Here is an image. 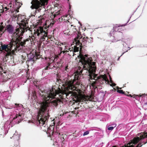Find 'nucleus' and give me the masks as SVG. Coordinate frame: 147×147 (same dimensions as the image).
Segmentation results:
<instances>
[{"instance_id": "nucleus-54", "label": "nucleus", "mask_w": 147, "mask_h": 147, "mask_svg": "<svg viewBox=\"0 0 147 147\" xmlns=\"http://www.w3.org/2000/svg\"><path fill=\"white\" fill-rule=\"evenodd\" d=\"M5 9H8L7 8V7H5Z\"/></svg>"}, {"instance_id": "nucleus-12", "label": "nucleus", "mask_w": 147, "mask_h": 147, "mask_svg": "<svg viewBox=\"0 0 147 147\" xmlns=\"http://www.w3.org/2000/svg\"><path fill=\"white\" fill-rule=\"evenodd\" d=\"M82 37V36L80 34H78L77 36L74 39V42L77 46L79 45V47H80L81 45H82L80 40L81 39Z\"/></svg>"}, {"instance_id": "nucleus-9", "label": "nucleus", "mask_w": 147, "mask_h": 147, "mask_svg": "<svg viewBox=\"0 0 147 147\" xmlns=\"http://www.w3.org/2000/svg\"><path fill=\"white\" fill-rule=\"evenodd\" d=\"M138 136L139 137H136L134 138L131 143H129L128 144H129V146L127 145L125 146V147H134L133 145H130L133 143V144H137L140 141L145 138H147V132H141L138 133L137 134ZM113 147H115L113 146Z\"/></svg>"}, {"instance_id": "nucleus-57", "label": "nucleus", "mask_w": 147, "mask_h": 147, "mask_svg": "<svg viewBox=\"0 0 147 147\" xmlns=\"http://www.w3.org/2000/svg\"><path fill=\"white\" fill-rule=\"evenodd\" d=\"M75 109H76V108H75Z\"/></svg>"}, {"instance_id": "nucleus-4", "label": "nucleus", "mask_w": 147, "mask_h": 147, "mask_svg": "<svg viewBox=\"0 0 147 147\" xmlns=\"http://www.w3.org/2000/svg\"><path fill=\"white\" fill-rule=\"evenodd\" d=\"M23 34L20 35L18 33L14 32L12 35V40L13 44V50L17 52L21 48L20 46H24L26 44V42H27L29 43V41H31L30 36L29 38H28L25 40H24L23 41H22V36Z\"/></svg>"}, {"instance_id": "nucleus-34", "label": "nucleus", "mask_w": 147, "mask_h": 147, "mask_svg": "<svg viewBox=\"0 0 147 147\" xmlns=\"http://www.w3.org/2000/svg\"><path fill=\"white\" fill-rule=\"evenodd\" d=\"M89 133V131H86L84 132L83 134V136H84L88 134Z\"/></svg>"}, {"instance_id": "nucleus-35", "label": "nucleus", "mask_w": 147, "mask_h": 147, "mask_svg": "<svg viewBox=\"0 0 147 147\" xmlns=\"http://www.w3.org/2000/svg\"><path fill=\"white\" fill-rule=\"evenodd\" d=\"M61 44L63 45V43H61V42H59L57 44L58 46L60 48V47H61Z\"/></svg>"}, {"instance_id": "nucleus-7", "label": "nucleus", "mask_w": 147, "mask_h": 147, "mask_svg": "<svg viewBox=\"0 0 147 147\" xmlns=\"http://www.w3.org/2000/svg\"><path fill=\"white\" fill-rule=\"evenodd\" d=\"M28 20L26 18H25L21 21V24L19 25L18 28H17L14 32L18 33V34H23L25 32L28 30L31 31L30 28L28 27Z\"/></svg>"}, {"instance_id": "nucleus-53", "label": "nucleus", "mask_w": 147, "mask_h": 147, "mask_svg": "<svg viewBox=\"0 0 147 147\" xmlns=\"http://www.w3.org/2000/svg\"><path fill=\"white\" fill-rule=\"evenodd\" d=\"M125 52H124V53H123L122 54L121 56L123 55Z\"/></svg>"}, {"instance_id": "nucleus-11", "label": "nucleus", "mask_w": 147, "mask_h": 147, "mask_svg": "<svg viewBox=\"0 0 147 147\" xmlns=\"http://www.w3.org/2000/svg\"><path fill=\"white\" fill-rule=\"evenodd\" d=\"M123 34L122 32H119L111 39L112 42H115L121 39H123Z\"/></svg>"}, {"instance_id": "nucleus-55", "label": "nucleus", "mask_w": 147, "mask_h": 147, "mask_svg": "<svg viewBox=\"0 0 147 147\" xmlns=\"http://www.w3.org/2000/svg\"><path fill=\"white\" fill-rule=\"evenodd\" d=\"M15 104V105H17L18 106L19 105V104Z\"/></svg>"}, {"instance_id": "nucleus-17", "label": "nucleus", "mask_w": 147, "mask_h": 147, "mask_svg": "<svg viewBox=\"0 0 147 147\" xmlns=\"http://www.w3.org/2000/svg\"><path fill=\"white\" fill-rule=\"evenodd\" d=\"M59 137L61 139L62 141L63 142L64 141L65 139L66 138L67 136L65 134H61L59 133Z\"/></svg>"}, {"instance_id": "nucleus-2", "label": "nucleus", "mask_w": 147, "mask_h": 147, "mask_svg": "<svg viewBox=\"0 0 147 147\" xmlns=\"http://www.w3.org/2000/svg\"><path fill=\"white\" fill-rule=\"evenodd\" d=\"M64 87V90H61L59 88H58V90H56L52 88L50 90L49 93H45L42 92V94H40L41 96L42 97L44 100L45 101H48L50 98H54L56 96L57 94H59L60 98L62 99L68 98L67 96L69 94L72 95L74 94V92H71L72 91H76L74 90L73 88L69 85H66Z\"/></svg>"}, {"instance_id": "nucleus-56", "label": "nucleus", "mask_w": 147, "mask_h": 147, "mask_svg": "<svg viewBox=\"0 0 147 147\" xmlns=\"http://www.w3.org/2000/svg\"><path fill=\"white\" fill-rule=\"evenodd\" d=\"M18 123H19L20 122L18 120Z\"/></svg>"}, {"instance_id": "nucleus-8", "label": "nucleus", "mask_w": 147, "mask_h": 147, "mask_svg": "<svg viewBox=\"0 0 147 147\" xmlns=\"http://www.w3.org/2000/svg\"><path fill=\"white\" fill-rule=\"evenodd\" d=\"M12 39L10 43L6 45H1V49L3 50L6 51L7 53L5 56V59L7 60V58H8V56H11L15 54V50H13V44Z\"/></svg>"}, {"instance_id": "nucleus-41", "label": "nucleus", "mask_w": 147, "mask_h": 147, "mask_svg": "<svg viewBox=\"0 0 147 147\" xmlns=\"http://www.w3.org/2000/svg\"><path fill=\"white\" fill-rule=\"evenodd\" d=\"M16 11L17 12H19V8H18V7H16Z\"/></svg>"}, {"instance_id": "nucleus-52", "label": "nucleus", "mask_w": 147, "mask_h": 147, "mask_svg": "<svg viewBox=\"0 0 147 147\" xmlns=\"http://www.w3.org/2000/svg\"><path fill=\"white\" fill-rule=\"evenodd\" d=\"M55 67V66H53L52 68H51V69H53Z\"/></svg>"}, {"instance_id": "nucleus-31", "label": "nucleus", "mask_w": 147, "mask_h": 147, "mask_svg": "<svg viewBox=\"0 0 147 147\" xmlns=\"http://www.w3.org/2000/svg\"><path fill=\"white\" fill-rule=\"evenodd\" d=\"M88 38L87 37H84L83 38V41L84 42V41H88Z\"/></svg>"}, {"instance_id": "nucleus-25", "label": "nucleus", "mask_w": 147, "mask_h": 147, "mask_svg": "<svg viewBox=\"0 0 147 147\" xmlns=\"http://www.w3.org/2000/svg\"><path fill=\"white\" fill-rule=\"evenodd\" d=\"M39 19L38 20L39 22L41 23H42L43 21L45 20V18H44L43 17H39Z\"/></svg>"}, {"instance_id": "nucleus-40", "label": "nucleus", "mask_w": 147, "mask_h": 147, "mask_svg": "<svg viewBox=\"0 0 147 147\" xmlns=\"http://www.w3.org/2000/svg\"><path fill=\"white\" fill-rule=\"evenodd\" d=\"M59 50L60 51V52H62L63 51V48L61 47H60V48H59Z\"/></svg>"}, {"instance_id": "nucleus-16", "label": "nucleus", "mask_w": 147, "mask_h": 147, "mask_svg": "<svg viewBox=\"0 0 147 147\" xmlns=\"http://www.w3.org/2000/svg\"><path fill=\"white\" fill-rule=\"evenodd\" d=\"M7 30V31L11 34L13 33V28L11 25H9L6 26Z\"/></svg>"}, {"instance_id": "nucleus-46", "label": "nucleus", "mask_w": 147, "mask_h": 147, "mask_svg": "<svg viewBox=\"0 0 147 147\" xmlns=\"http://www.w3.org/2000/svg\"><path fill=\"white\" fill-rule=\"evenodd\" d=\"M9 6L10 7H11V3H9Z\"/></svg>"}, {"instance_id": "nucleus-27", "label": "nucleus", "mask_w": 147, "mask_h": 147, "mask_svg": "<svg viewBox=\"0 0 147 147\" xmlns=\"http://www.w3.org/2000/svg\"><path fill=\"white\" fill-rule=\"evenodd\" d=\"M117 92L120 94H124L126 95V93H125V92L123 91V90H117Z\"/></svg>"}, {"instance_id": "nucleus-18", "label": "nucleus", "mask_w": 147, "mask_h": 147, "mask_svg": "<svg viewBox=\"0 0 147 147\" xmlns=\"http://www.w3.org/2000/svg\"><path fill=\"white\" fill-rule=\"evenodd\" d=\"M82 45H81L80 47H79V45L77 46L76 45V46H74V48L73 49V51L74 53L78 52L79 51V47H80V51L82 49Z\"/></svg>"}, {"instance_id": "nucleus-3", "label": "nucleus", "mask_w": 147, "mask_h": 147, "mask_svg": "<svg viewBox=\"0 0 147 147\" xmlns=\"http://www.w3.org/2000/svg\"><path fill=\"white\" fill-rule=\"evenodd\" d=\"M48 104L47 102H43L41 105L40 107L38 112V118L40 126H46L49 117L48 113H46Z\"/></svg>"}, {"instance_id": "nucleus-20", "label": "nucleus", "mask_w": 147, "mask_h": 147, "mask_svg": "<svg viewBox=\"0 0 147 147\" xmlns=\"http://www.w3.org/2000/svg\"><path fill=\"white\" fill-rule=\"evenodd\" d=\"M22 115L20 114H16L15 117L13 118V120L18 118V119H21V117Z\"/></svg>"}, {"instance_id": "nucleus-13", "label": "nucleus", "mask_w": 147, "mask_h": 147, "mask_svg": "<svg viewBox=\"0 0 147 147\" xmlns=\"http://www.w3.org/2000/svg\"><path fill=\"white\" fill-rule=\"evenodd\" d=\"M63 103L62 101L59 99H56L51 101V103L53 106L56 107L58 105Z\"/></svg>"}, {"instance_id": "nucleus-51", "label": "nucleus", "mask_w": 147, "mask_h": 147, "mask_svg": "<svg viewBox=\"0 0 147 147\" xmlns=\"http://www.w3.org/2000/svg\"><path fill=\"white\" fill-rule=\"evenodd\" d=\"M69 136H71L72 137H74V135H71H71H69Z\"/></svg>"}, {"instance_id": "nucleus-32", "label": "nucleus", "mask_w": 147, "mask_h": 147, "mask_svg": "<svg viewBox=\"0 0 147 147\" xmlns=\"http://www.w3.org/2000/svg\"><path fill=\"white\" fill-rule=\"evenodd\" d=\"M3 68L1 67H0V74L1 75H2V72H3Z\"/></svg>"}, {"instance_id": "nucleus-39", "label": "nucleus", "mask_w": 147, "mask_h": 147, "mask_svg": "<svg viewBox=\"0 0 147 147\" xmlns=\"http://www.w3.org/2000/svg\"><path fill=\"white\" fill-rule=\"evenodd\" d=\"M68 50H67V51H73V48H69V49H68Z\"/></svg>"}, {"instance_id": "nucleus-43", "label": "nucleus", "mask_w": 147, "mask_h": 147, "mask_svg": "<svg viewBox=\"0 0 147 147\" xmlns=\"http://www.w3.org/2000/svg\"><path fill=\"white\" fill-rule=\"evenodd\" d=\"M73 30L74 32H76L77 31V30L76 28H73Z\"/></svg>"}, {"instance_id": "nucleus-50", "label": "nucleus", "mask_w": 147, "mask_h": 147, "mask_svg": "<svg viewBox=\"0 0 147 147\" xmlns=\"http://www.w3.org/2000/svg\"><path fill=\"white\" fill-rule=\"evenodd\" d=\"M65 48L64 49V50H65L66 49H67V48L66 46H65Z\"/></svg>"}, {"instance_id": "nucleus-33", "label": "nucleus", "mask_w": 147, "mask_h": 147, "mask_svg": "<svg viewBox=\"0 0 147 147\" xmlns=\"http://www.w3.org/2000/svg\"><path fill=\"white\" fill-rule=\"evenodd\" d=\"M91 85L95 89L97 88V86H95V85L93 83H92L91 84Z\"/></svg>"}, {"instance_id": "nucleus-19", "label": "nucleus", "mask_w": 147, "mask_h": 147, "mask_svg": "<svg viewBox=\"0 0 147 147\" xmlns=\"http://www.w3.org/2000/svg\"><path fill=\"white\" fill-rule=\"evenodd\" d=\"M144 94L145 95V94H143V95H136L135 94H134L133 95H131V94H130L127 95V96L129 97H132L133 98H135L136 100H138V98H139L140 97H142V95H143Z\"/></svg>"}, {"instance_id": "nucleus-15", "label": "nucleus", "mask_w": 147, "mask_h": 147, "mask_svg": "<svg viewBox=\"0 0 147 147\" xmlns=\"http://www.w3.org/2000/svg\"><path fill=\"white\" fill-rule=\"evenodd\" d=\"M28 58L32 61H34L35 60V53H30L28 55Z\"/></svg>"}, {"instance_id": "nucleus-6", "label": "nucleus", "mask_w": 147, "mask_h": 147, "mask_svg": "<svg viewBox=\"0 0 147 147\" xmlns=\"http://www.w3.org/2000/svg\"><path fill=\"white\" fill-rule=\"evenodd\" d=\"M54 23H51L49 25L47 26H46L47 24L45 23L46 26L43 28V27L39 26L36 27L34 30V34L35 36L37 35L39 36H40L41 38L40 39L41 41H44L45 38L47 37L48 32H47V28H49V26L51 27L54 24Z\"/></svg>"}, {"instance_id": "nucleus-45", "label": "nucleus", "mask_w": 147, "mask_h": 147, "mask_svg": "<svg viewBox=\"0 0 147 147\" xmlns=\"http://www.w3.org/2000/svg\"><path fill=\"white\" fill-rule=\"evenodd\" d=\"M51 64V63H48L47 64V65H48L47 66H48L49 67L50 65Z\"/></svg>"}, {"instance_id": "nucleus-24", "label": "nucleus", "mask_w": 147, "mask_h": 147, "mask_svg": "<svg viewBox=\"0 0 147 147\" xmlns=\"http://www.w3.org/2000/svg\"><path fill=\"white\" fill-rule=\"evenodd\" d=\"M60 11H58L57 12H56L55 13H54L53 12L52 13V15L53 16V18H55L57 16L59 15L60 13Z\"/></svg>"}, {"instance_id": "nucleus-49", "label": "nucleus", "mask_w": 147, "mask_h": 147, "mask_svg": "<svg viewBox=\"0 0 147 147\" xmlns=\"http://www.w3.org/2000/svg\"><path fill=\"white\" fill-rule=\"evenodd\" d=\"M146 142H140V143H142V144H144V143H145Z\"/></svg>"}, {"instance_id": "nucleus-44", "label": "nucleus", "mask_w": 147, "mask_h": 147, "mask_svg": "<svg viewBox=\"0 0 147 147\" xmlns=\"http://www.w3.org/2000/svg\"><path fill=\"white\" fill-rule=\"evenodd\" d=\"M110 77V82L111 83H113V81H112L111 80V78Z\"/></svg>"}, {"instance_id": "nucleus-38", "label": "nucleus", "mask_w": 147, "mask_h": 147, "mask_svg": "<svg viewBox=\"0 0 147 147\" xmlns=\"http://www.w3.org/2000/svg\"><path fill=\"white\" fill-rule=\"evenodd\" d=\"M114 128L113 127H110L108 128V129L109 130H112Z\"/></svg>"}, {"instance_id": "nucleus-14", "label": "nucleus", "mask_w": 147, "mask_h": 147, "mask_svg": "<svg viewBox=\"0 0 147 147\" xmlns=\"http://www.w3.org/2000/svg\"><path fill=\"white\" fill-rule=\"evenodd\" d=\"M94 95L92 94L91 95H90L89 96H88L87 97H84L83 98V101L86 102L88 101V99L89 101H92L94 99V98L93 97V96Z\"/></svg>"}, {"instance_id": "nucleus-1", "label": "nucleus", "mask_w": 147, "mask_h": 147, "mask_svg": "<svg viewBox=\"0 0 147 147\" xmlns=\"http://www.w3.org/2000/svg\"><path fill=\"white\" fill-rule=\"evenodd\" d=\"M88 55H85L84 56L81 54L78 57L80 59V61L83 65V69L88 71L89 73V78L90 80L93 79L95 81L92 83L95 85L98 83L97 75L95 74L96 70V66L95 62H92L93 61L91 57H88Z\"/></svg>"}, {"instance_id": "nucleus-36", "label": "nucleus", "mask_w": 147, "mask_h": 147, "mask_svg": "<svg viewBox=\"0 0 147 147\" xmlns=\"http://www.w3.org/2000/svg\"><path fill=\"white\" fill-rule=\"evenodd\" d=\"M47 132L48 133H49L50 134H51L52 135H53V133H54L53 131H52V130L51 131H51L49 129H48Z\"/></svg>"}, {"instance_id": "nucleus-10", "label": "nucleus", "mask_w": 147, "mask_h": 147, "mask_svg": "<svg viewBox=\"0 0 147 147\" xmlns=\"http://www.w3.org/2000/svg\"><path fill=\"white\" fill-rule=\"evenodd\" d=\"M98 82L100 84H103L105 83L109 84V81L108 80L106 75H101L100 76H97Z\"/></svg>"}, {"instance_id": "nucleus-29", "label": "nucleus", "mask_w": 147, "mask_h": 147, "mask_svg": "<svg viewBox=\"0 0 147 147\" xmlns=\"http://www.w3.org/2000/svg\"><path fill=\"white\" fill-rule=\"evenodd\" d=\"M67 50L65 51H63L62 52H60V53L59 54V55L60 56L61 55L62 53H63L64 54V55H65L66 54H67Z\"/></svg>"}, {"instance_id": "nucleus-26", "label": "nucleus", "mask_w": 147, "mask_h": 147, "mask_svg": "<svg viewBox=\"0 0 147 147\" xmlns=\"http://www.w3.org/2000/svg\"><path fill=\"white\" fill-rule=\"evenodd\" d=\"M123 26V25H118V24H116L113 27V29L116 30L117 28Z\"/></svg>"}, {"instance_id": "nucleus-42", "label": "nucleus", "mask_w": 147, "mask_h": 147, "mask_svg": "<svg viewBox=\"0 0 147 147\" xmlns=\"http://www.w3.org/2000/svg\"><path fill=\"white\" fill-rule=\"evenodd\" d=\"M116 84L115 83L112 84V85H111V86H115Z\"/></svg>"}, {"instance_id": "nucleus-48", "label": "nucleus", "mask_w": 147, "mask_h": 147, "mask_svg": "<svg viewBox=\"0 0 147 147\" xmlns=\"http://www.w3.org/2000/svg\"><path fill=\"white\" fill-rule=\"evenodd\" d=\"M15 136H16V135L15 134H14L13 136L12 137V138H14Z\"/></svg>"}, {"instance_id": "nucleus-47", "label": "nucleus", "mask_w": 147, "mask_h": 147, "mask_svg": "<svg viewBox=\"0 0 147 147\" xmlns=\"http://www.w3.org/2000/svg\"><path fill=\"white\" fill-rule=\"evenodd\" d=\"M68 66H67L66 67H65V70H67V69H68Z\"/></svg>"}, {"instance_id": "nucleus-22", "label": "nucleus", "mask_w": 147, "mask_h": 147, "mask_svg": "<svg viewBox=\"0 0 147 147\" xmlns=\"http://www.w3.org/2000/svg\"><path fill=\"white\" fill-rule=\"evenodd\" d=\"M35 60L37 59H39L41 57V55L38 54L36 52L35 53Z\"/></svg>"}, {"instance_id": "nucleus-28", "label": "nucleus", "mask_w": 147, "mask_h": 147, "mask_svg": "<svg viewBox=\"0 0 147 147\" xmlns=\"http://www.w3.org/2000/svg\"><path fill=\"white\" fill-rule=\"evenodd\" d=\"M147 142V141L146 142L144 143V144H142V143H139L136 147H141L143 145L146 144Z\"/></svg>"}, {"instance_id": "nucleus-23", "label": "nucleus", "mask_w": 147, "mask_h": 147, "mask_svg": "<svg viewBox=\"0 0 147 147\" xmlns=\"http://www.w3.org/2000/svg\"><path fill=\"white\" fill-rule=\"evenodd\" d=\"M12 147H20L19 141L17 140L14 143V145Z\"/></svg>"}, {"instance_id": "nucleus-21", "label": "nucleus", "mask_w": 147, "mask_h": 147, "mask_svg": "<svg viewBox=\"0 0 147 147\" xmlns=\"http://www.w3.org/2000/svg\"><path fill=\"white\" fill-rule=\"evenodd\" d=\"M67 54L69 55V56H74V53L73 51H67Z\"/></svg>"}, {"instance_id": "nucleus-58", "label": "nucleus", "mask_w": 147, "mask_h": 147, "mask_svg": "<svg viewBox=\"0 0 147 147\" xmlns=\"http://www.w3.org/2000/svg\"><path fill=\"white\" fill-rule=\"evenodd\" d=\"M119 59V58H118V59Z\"/></svg>"}, {"instance_id": "nucleus-5", "label": "nucleus", "mask_w": 147, "mask_h": 147, "mask_svg": "<svg viewBox=\"0 0 147 147\" xmlns=\"http://www.w3.org/2000/svg\"><path fill=\"white\" fill-rule=\"evenodd\" d=\"M82 70L80 71L79 73L77 72L76 73L74 76V79L71 80H70L66 81L65 82V84L66 85H69L71 86L74 90H75L77 92H75V95L74 97L77 98L78 94L77 92L79 93L80 92L81 90L78 88V86L80 85V83L78 82V80L80 79V74L82 73Z\"/></svg>"}, {"instance_id": "nucleus-30", "label": "nucleus", "mask_w": 147, "mask_h": 147, "mask_svg": "<svg viewBox=\"0 0 147 147\" xmlns=\"http://www.w3.org/2000/svg\"><path fill=\"white\" fill-rule=\"evenodd\" d=\"M25 56H24L23 55H21L20 56V58L22 59L21 60L23 62V61L25 60Z\"/></svg>"}, {"instance_id": "nucleus-37", "label": "nucleus", "mask_w": 147, "mask_h": 147, "mask_svg": "<svg viewBox=\"0 0 147 147\" xmlns=\"http://www.w3.org/2000/svg\"><path fill=\"white\" fill-rule=\"evenodd\" d=\"M51 68V67H49L48 66H47L46 67H45V70H49V69H50Z\"/></svg>"}]
</instances>
